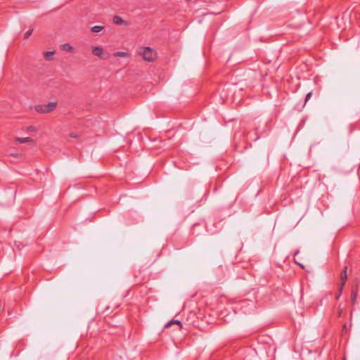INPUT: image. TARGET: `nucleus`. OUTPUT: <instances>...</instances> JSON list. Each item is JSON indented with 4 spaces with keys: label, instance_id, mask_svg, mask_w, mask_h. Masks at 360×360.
Here are the masks:
<instances>
[{
    "label": "nucleus",
    "instance_id": "nucleus-1",
    "mask_svg": "<svg viewBox=\"0 0 360 360\" xmlns=\"http://www.w3.org/2000/svg\"><path fill=\"white\" fill-rule=\"evenodd\" d=\"M139 54L142 56L143 60L147 61H153L157 57L156 52L150 47L141 48Z\"/></svg>",
    "mask_w": 360,
    "mask_h": 360
},
{
    "label": "nucleus",
    "instance_id": "nucleus-2",
    "mask_svg": "<svg viewBox=\"0 0 360 360\" xmlns=\"http://www.w3.org/2000/svg\"><path fill=\"white\" fill-rule=\"evenodd\" d=\"M92 53L99 57L100 58H105L104 57V50L101 46H93L92 47Z\"/></svg>",
    "mask_w": 360,
    "mask_h": 360
},
{
    "label": "nucleus",
    "instance_id": "nucleus-3",
    "mask_svg": "<svg viewBox=\"0 0 360 360\" xmlns=\"http://www.w3.org/2000/svg\"><path fill=\"white\" fill-rule=\"evenodd\" d=\"M358 295V289L357 288H353L351 292V302L352 304H354L356 302V298Z\"/></svg>",
    "mask_w": 360,
    "mask_h": 360
},
{
    "label": "nucleus",
    "instance_id": "nucleus-4",
    "mask_svg": "<svg viewBox=\"0 0 360 360\" xmlns=\"http://www.w3.org/2000/svg\"><path fill=\"white\" fill-rule=\"evenodd\" d=\"M35 110L40 113H48L46 105H38L35 107Z\"/></svg>",
    "mask_w": 360,
    "mask_h": 360
},
{
    "label": "nucleus",
    "instance_id": "nucleus-5",
    "mask_svg": "<svg viewBox=\"0 0 360 360\" xmlns=\"http://www.w3.org/2000/svg\"><path fill=\"white\" fill-rule=\"evenodd\" d=\"M15 140H16L17 142H18L20 143H25L33 142L34 141L33 139H32L30 137H26V138L17 137V138H15Z\"/></svg>",
    "mask_w": 360,
    "mask_h": 360
},
{
    "label": "nucleus",
    "instance_id": "nucleus-6",
    "mask_svg": "<svg viewBox=\"0 0 360 360\" xmlns=\"http://www.w3.org/2000/svg\"><path fill=\"white\" fill-rule=\"evenodd\" d=\"M60 48L63 51L66 52H72L73 51L72 46L70 44H63L60 46Z\"/></svg>",
    "mask_w": 360,
    "mask_h": 360
},
{
    "label": "nucleus",
    "instance_id": "nucleus-7",
    "mask_svg": "<svg viewBox=\"0 0 360 360\" xmlns=\"http://www.w3.org/2000/svg\"><path fill=\"white\" fill-rule=\"evenodd\" d=\"M47 106V112H52L57 106V103L56 102H50L48 104H46Z\"/></svg>",
    "mask_w": 360,
    "mask_h": 360
},
{
    "label": "nucleus",
    "instance_id": "nucleus-8",
    "mask_svg": "<svg viewBox=\"0 0 360 360\" xmlns=\"http://www.w3.org/2000/svg\"><path fill=\"white\" fill-rule=\"evenodd\" d=\"M347 267L345 266L344 270L341 273V274H340V281L345 282V283L347 282Z\"/></svg>",
    "mask_w": 360,
    "mask_h": 360
},
{
    "label": "nucleus",
    "instance_id": "nucleus-9",
    "mask_svg": "<svg viewBox=\"0 0 360 360\" xmlns=\"http://www.w3.org/2000/svg\"><path fill=\"white\" fill-rule=\"evenodd\" d=\"M173 324H176L178 326H179V328H181L182 327V323L181 321H177V320H173V321H171L169 322H168L166 325H165V328H169Z\"/></svg>",
    "mask_w": 360,
    "mask_h": 360
},
{
    "label": "nucleus",
    "instance_id": "nucleus-10",
    "mask_svg": "<svg viewBox=\"0 0 360 360\" xmlns=\"http://www.w3.org/2000/svg\"><path fill=\"white\" fill-rule=\"evenodd\" d=\"M112 21L115 25H122L124 23V20L118 15L114 16Z\"/></svg>",
    "mask_w": 360,
    "mask_h": 360
},
{
    "label": "nucleus",
    "instance_id": "nucleus-11",
    "mask_svg": "<svg viewBox=\"0 0 360 360\" xmlns=\"http://www.w3.org/2000/svg\"><path fill=\"white\" fill-rule=\"evenodd\" d=\"M104 29V27L100 25H96L91 27V32L94 33H98L102 31Z\"/></svg>",
    "mask_w": 360,
    "mask_h": 360
},
{
    "label": "nucleus",
    "instance_id": "nucleus-12",
    "mask_svg": "<svg viewBox=\"0 0 360 360\" xmlns=\"http://www.w3.org/2000/svg\"><path fill=\"white\" fill-rule=\"evenodd\" d=\"M54 51H47L44 53V58L46 60H50L52 59L53 56L54 55Z\"/></svg>",
    "mask_w": 360,
    "mask_h": 360
},
{
    "label": "nucleus",
    "instance_id": "nucleus-13",
    "mask_svg": "<svg viewBox=\"0 0 360 360\" xmlns=\"http://www.w3.org/2000/svg\"><path fill=\"white\" fill-rule=\"evenodd\" d=\"M114 56L115 57H125V56H128L129 54L127 52L118 51V52L115 53Z\"/></svg>",
    "mask_w": 360,
    "mask_h": 360
},
{
    "label": "nucleus",
    "instance_id": "nucleus-14",
    "mask_svg": "<svg viewBox=\"0 0 360 360\" xmlns=\"http://www.w3.org/2000/svg\"><path fill=\"white\" fill-rule=\"evenodd\" d=\"M342 291L341 289H338V292L335 293V298L336 300H339L340 296L342 295Z\"/></svg>",
    "mask_w": 360,
    "mask_h": 360
},
{
    "label": "nucleus",
    "instance_id": "nucleus-15",
    "mask_svg": "<svg viewBox=\"0 0 360 360\" xmlns=\"http://www.w3.org/2000/svg\"><path fill=\"white\" fill-rule=\"evenodd\" d=\"M345 283V282L340 281V283L338 284V289H341L342 291Z\"/></svg>",
    "mask_w": 360,
    "mask_h": 360
},
{
    "label": "nucleus",
    "instance_id": "nucleus-16",
    "mask_svg": "<svg viewBox=\"0 0 360 360\" xmlns=\"http://www.w3.org/2000/svg\"><path fill=\"white\" fill-rule=\"evenodd\" d=\"M311 95H312V93H311V92H309V93L307 94L306 98H305V103H306V102H307V101L310 99V98H311Z\"/></svg>",
    "mask_w": 360,
    "mask_h": 360
},
{
    "label": "nucleus",
    "instance_id": "nucleus-17",
    "mask_svg": "<svg viewBox=\"0 0 360 360\" xmlns=\"http://www.w3.org/2000/svg\"><path fill=\"white\" fill-rule=\"evenodd\" d=\"M32 30H28L27 32H26L25 34V38L27 39L32 34Z\"/></svg>",
    "mask_w": 360,
    "mask_h": 360
},
{
    "label": "nucleus",
    "instance_id": "nucleus-18",
    "mask_svg": "<svg viewBox=\"0 0 360 360\" xmlns=\"http://www.w3.org/2000/svg\"><path fill=\"white\" fill-rule=\"evenodd\" d=\"M342 313V309L341 308V305L340 304L338 307V316H340Z\"/></svg>",
    "mask_w": 360,
    "mask_h": 360
},
{
    "label": "nucleus",
    "instance_id": "nucleus-19",
    "mask_svg": "<svg viewBox=\"0 0 360 360\" xmlns=\"http://www.w3.org/2000/svg\"><path fill=\"white\" fill-rule=\"evenodd\" d=\"M70 136L72 137V138H76L77 137L76 135H73V134H71Z\"/></svg>",
    "mask_w": 360,
    "mask_h": 360
},
{
    "label": "nucleus",
    "instance_id": "nucleus-20",
    "mask_svg": "<svg viewBox=\"0 0 360 360\" xmlns=\"http://www.w3.org/2000/svg\"><path fill=\"white\" fill-rule=\"evenodd\" d=\"M343 360H346V358H345V357H344V358H343Z\"/></svg>",
    "mask_w": 360,
    "mask_h": 360
}]
</instances>
